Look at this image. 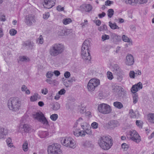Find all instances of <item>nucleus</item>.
I'll use <instances>...</instances> for the list:
<instances>
[{"label": "nucleus", "instance_id": "nucleus-24", "mask_svg": "<svg viewBox=\"0 0 154 154\" xmlns=\"http://www.w3.org/2000/svg\"><path fill=\"white\" fill-rule=\"evenodd\" d=\"M129 115L130 117L132 118L137 119L139 116H138L137 115L132 109H131L129 110Z\"/></svg>", "mask_w": 154, "mask_h": 154}, {"label": "nucleus", "instance_id": "nucleus-26", "mask_svg": "<svg viewBox=\"0 0 154 154\" xmlns=\"http://www.w3.org/2000/svg\"><path fill=\"white\" fill-rule=\"evenodd\" d=\"M83 145L86 148L92 147L93 146V145L92 144L91 142L88 141H85Z\"/></svg>", "mask_w": 154, "mask_h": 154}, {"label": "nucleus", "instance_id": "nucleus-14", "mask_svg": "<svg viewBox=\"0 0 154 154\" xmlns=\"http://www.w3.org/2000/svg\"><path fill=\"white\" fill-rule=\"evenodd\" d=\"M126 4L134 5V4H142L147 2V0H124Z\"/></svg>", "mask_w": 154, "mask_h": 154}, {"label": "nucleus", "instance_id": "nucleus-1", "mask_svg": "<svg viewBox=\"0 0 154 154\" xmlns=\"http://www.w3.org/2000/svg\"><path fill=\"white\" fill-rule=\"evenodd\" d=\"M21 105V101L17 97H11L8 101V107L13 112H18L20 109Z\"/></svg>", "mask_w": 154, "mask_h": 154}, {"label": "nucleus", "instance_id": "nucleus-41", "mask_svg": "<svg viewBox=\"0 0 154 154\" xmlns=\"http://www.w3.org/2000/svg\"><path fill=\"white\" fill-rule=\"evenodd\" d=\"M122 40L125 42H131L130 39H129L127 36H126L125 35H123L122 36Z\"/></svg>", "mask_w": 154, "mask_h": 154}, {"label": "nucleus", "instance_id": "nucleus-32", "mask_svg": "<svg viewBox=\"0 0 154 154\" xmlns=\"http://www.w3.org/2000/svg\"><path fill=\"white\" fill-rule=\"evenodd\" d=\"M23 125H20L17 128V131L23 134L25 133L24 131H23Z\"/></svg>", "mask_w": 154, "mask_h": 154}, {"label": "nucleus", "instance_id": "nucleus-30", "mask_svg": "<svg viewBox=\"0 0 154 154\" xmlns=\"http://www.w3.org/2000/svg\"><path fill=\"white\" fill-rule=\"evenodd\" d=\"M62 80L63 81V84L66 87H68L70 86L71 83L69 82V80L65 79L64 78H63Z\"/></svg>", "mask_w": 154, "mask_h": 154}, {"label": "nucleus", "instance_id": "nucleus-4", "mask_svg": "<svg viewBox=\"0 0 154 154\" xmlns=\"http://www.w3.org/2000/svg\"><path fill=\"white\" fill-rule=\"evenodd\" d=\"M90 43L89 40H86L84 42L82 47V57L85 60H89L91 58L89 50Z\"/></svg>", "mask_w": 154, "mask_h": 154}, {"label": "nucleus", "instance_id": "nucleus-12", "mask_svg": "<svg viewBox=\"0 0 154 154\" xmlns=\"http://www.w3.org/2000/svg\"><path fill=\"white\" fill-rule=\"evenodd\" d=\"M43 5L45 8L50 9L54 6L55 0H44Z\"/></svg>", "mask_w": 154, "mask_h": 154}, {"label": "nucleus", "instance_id": "nucleus-6", "mask_svg": "<svg viewBox=\"0 0 154 154\" xmlns=\"http://www.w3.org/2000/svg\"><path fill=\"white\" fill-rule=\"evenodd\" d=\"M32 116L34 119L38 120L42 124L45 125H48V121L42 112H35L32 114Z\"/></svg>", "mask_w": 154, "mask_h": 154}, {"label": "nucleus", "instance_id": "nucleus-40", "mask_svg": "<svg viewBox=\"0 0 154 154\" xmlns=\"http://www.w3.org/2000/svg\"><path fill=\"white\" fill-rule=\"evenodd\" d=\"M136 123L137 126L140 128H142L143 122L142 121L140 120H136Z\"/></svg>", "mask_w": 154, "mask_h": 154}, {"label": "nucleus", "instance_id": "nucleus-22", "mask_svg": "<svg viewBox=\"0 0 154 154\" xmlns=\"http://www.w3.org/2000/svg\"><path fill=\"white\" fill-rule=\"evenodd\" d=\"M92 133V131L91 130V127H90L89 128H87L84 130L82 131V137H84L85 136L86 134L90 135Z\"/></svg>", "mask_w": 154, "mask_h": 154}, {"label": "nucleus", "instance_id": "nucleus-39", "mask_svg": "<svg viewBox=\"0 0 154 154\" xmlns=\"http://www.w3.org/2000/svg\"><path fill=\"white\" fill-rule=\"evenodd\" d=\"M60 106L59 104L57 103H54L53 106V109L54 110H57L59 109Z\"/></svg>", "mask_w": 154, "mask_h": 154}, {"label": "nucleus", "instance_id": "nucleus-9", "mask_svg": "<svg viewBox=\"0 0 154 154\" xmlns=\"http://www.w3.org/2000/svg\"><path fill=\"white\" fill-rule=\"evenodd\" d=\"M97 109L100 112L104 114H109L112 111L111 107L106 103H103L99 105Z\"/></svg>", "mask_w": 154, "mask_h": 154}, {"label": "nucleus", "instance_id": "nucleus-44", "mask_svg": "<svg viewBox=\"0 0 154 154\" xmlns=\"http://www.w3.org/2000/svg\"><path fill=\"white\" fill-rule=\"evenodd\" d=\"M53 75V72L52 71H48L46 74V76L47 78H50Z\"/></svg>", "mask_w": 154, "mask_h": 154}, {"label": "nucleus", "instance_id": "nucleus-49", "mask_svg": "<svg viewBox=\"0 0 154 154\" xmlns=\"http://www.w3.org/2000/svg\"><path fill=\"white\" fill-rule=\"evenodd\" d=\"M17 33V31L14 29H11L9 31V33L11 35H14Z\"/></svg>", "mask_w": 154, "mask_h": 154}, {"label": "nucleus", "instance_id": "nucleus-54", "mask_svg": "<svg viewBox=\"0 0 154 154\" xmlns=\"http://www.w3.org/2000/svg\"><path fill=\"white\" fill-rule=\"evenodd\" d=\"M49 16L50 15L49 12H45L44 14H43V17L44 19H47L49 17Z\"/></svg>", "mask_w": 154, "mask_h": 154}, {"label": "nucleus", "instance_id": "nucleus-21", "mask_svg": "<svg viewBox=\"0 0 154 154\" xmlns=\"http://www.w3.org/2000/svg\"><path fill=\"white\" fill-rule=\"evenodd\" d=\"M108 124L109 126L111 127L115 128L119 125L118 122L115 120H112L109 122Z\"/></svg>", "mask_w": 154, "mask_h": 154}, {"label": "nucleus", "instance_id": "nucleus-61", "mask_svg": "<svg viewBox=\"0 0 154 154\" xmlns=\"http://www.w3.org/2000/svg\"><path fill=\"white\" fill-rule=\"evenodd\" d=\"M27 87L25 85H22L21 90L22 91H25L27 89Z\"/></svg>", "mask_w": 154, "mask_h": 154}, {"label": "nucleus", "instance_id": "nucleus-52", "mask_svg": "<svg viewBox=\"0 0 154 154\" xmlns=\"http://www.w3.org/2000/svg\"><path fill=\"white\" fill-rule=\"evenodd\" d=\"M25 45L26 46H28L31 49H32L34 46V43L32 42H28L26 43Z\"/></svg>", "mask_w": 154, "mask_h": 154}, {"label": "nucleus", "instance_id": "nucleus-27", "mask_svg": "<svg viewBox=\"0 0 154 154\" xmlns=\"http://www.w3.org/2000/svg\"><path fill=\"white\" fill-rule=\"evenodd\" d=\"M113 105L114 106L119 109H121L123 107L122 104L119 102H114L113 103Z\"/></svg>", "mask_w": 154, "mask_h": 154}, {"label": "nucleus", "instance_id": "nucleus-15", "mask_svg": "<svg viewBox=\"0 0 154 154\" xmlns=\"http://www.w3.org/2000/svg\"><path fill=\"white\" fill-rule=\"evenodd\" d=\"M26 24L29 26L32 25L33 23H35V21L34 16L29 15L26 18Z\"/></svg>", "mask_w": 154, "mask_h": 154}, {"label": "nucleus", "instance_id": "nucleus-46", "mask_svg": "<svg viewBox=\"0 0 154 154\" xmlns=\"http://www.w3.org/2000/svg\"><path fill=\"white\" fill-rule=\"evenodd\" d=\"M109 36L106 34L103 35L101 37L102 41H104L106 40L109 39Z\"/></svg>", "mask_w": 154, "mask_h": 154}, {"label": "nucleus", "instance_id": "nucleus-28", "mask_svg": "<svg viewBox=\"0 0 154 154\" xmlns=\"http://www.w3.org/2000/svg\"><path fill=\"white\" fill-rule=\"evenodd\" d=\"M23 131H24L25 132H28L31 129V127L27 124L23 125Z\"/></svg>", "mask_w": 154, "mask_h": 154}, {"label": "nucleus", "instance_id": "nucleus-37", "mask_svg": "<svg viewBox=\"0 0 154 154\" xmlns=\"http://www.w3.org/2000/svg\"><path fill=\"white\" fill-rule=\"evenodd\" d=\"M133 102L134 104L136 103L138 101V97L137 93H133Z\"/></svg>", "mask_w": 154, "mask_h": 154}, {"label": "nucleus", "instance_id": "nucleus-55", "mask_svg": "<svg viewBox=\"0 0 154 154\" xmlns=\"http://www.w3.org/2000/svg\"><path fill=\"white\" fill-rule=\"evenodd\" d=\"M122 148L124 149L125 150H126L128 148V146L125 143H123L122 145Z\"/></svg>", "mask_w": 154, "mask_h": 154}, {"label": "nucleus", "instance_id": "nucleus-18", "mask_svg": "<svg viewBox=\"0 0 154 154\" xmlns=\"http://www.w3.org/2000/svg\"><path fill=\"white\" fill-rule=\"evenodd\" d=\"M8 133V130L3 128L0 127V139L3 138Z\"/></svg>", "mask_w": 154, "mask_h": 154}, {"label": "nucleus", "instance_id": "nucleus-42", "mask_svg": "<svg viewBox=\"0 0 154 154\" xmlns=\"http://www.w3.org/2000/svg\"><path fill=\"white\" fill-rule=\"evenodd\" d=\"M11 138H8L7 139V143L8 146L10 147H11L13 146L12 143H11Z\"/></svg>", "mask_w": 154, "mask_h": 154}, {"label": "nucleus", "instance_id": "nucleus-7", "mask_svg": "<svg viewBox=\"0 0 154 154\" xmlns=\"http://www.w3.org/2000/svg\"><path fill=\"white\" fill-rule=\"evenodd\" d=\"M100 83L99 80L96 79H92L88 82L87 86V88L89 91H93L100 85Z\"/></svg>", "mask_w": 154, "mask_h": 154}, {"label": "nucleus", "instance_id": "nucleus-50", "mask_svg": "<svg viewBox=\"0 0 154 154\" xmlns=\"http://www.w3.org/2000/svg\"><path fill=\"white\" fill-rule=\"evenodd\" d=\"M129 75L130 78L134 79L135 77V72L133 71H130L129 72Z\"/></svg>", "mask_w": 154, "mask_h": 154}, {"label": "nucleus", "instance_id": "nucleus-47", "mask_svg": "<svg viewBox=\"0 0 154 154\" xmlns=\"http://www.w3.org/2000/svg\"><path fill=\"white\" fill-rule=\"evenodd\" d=\"M107 76L109 80H112L113 78V76L112 73L109 71H108L107 72Z\"/></svg>", "mask_w": 154, "mask_h": 154}, {"label": "nucleus", "instance_id": "nucleus-59", "mask_svg": "<svg viewBox=\"0 0 154 154\" xmlns=\"http://www.w3.org/2000/svg\"><path fill=\"white\" fill-rule=\"evenodd\" d=\"M54 73L57 76H58L60 74V72L58 70H57L54 71L53 72V74Z\"/></svg>", "mask_w": 154, "mask_h": 154}, {"label": "nucleus", "instance_id": "nucleus-56", "mask_svg": "<svg viewBox=\"0 0 154 154\" xmlns=\"http://www.w3.org/2000/svg\"><path fill=\"white\" fill-rule=\"evenodd\" d=\"M66 92V90L64 89H62L58 92V93L60 95L64 94Z\"/></svg>", "mask_w": 154, "mask_h": 154}, {"label": "nucleus", "instance_id": "nucleus-60", "mask_svg": "<svg viewBox=\"0 0 154 154\" xmlns=\"http://www.w3.org/2000/svg\"><path fill=\"white\" fill-rule=\"evenodd\" d=\"M48 92V90L47 88L43 89L42 90V93L45 94H46Z\"/></svg>", "mask_w": 154, "mask_h": 154}, {"label": "nucleus", "instance_id": "nucleus-48", "mask_svg": "<svg viewBox=\"0 0 154 154\" xmlns=\"http://www.w3.org/2000/svg\"><path fill=\"white\" fill-rule=\"evenodd\" d=\"M91 126L92 128L96 129L98 128V124L95 122H94L91 124Z\"/></svg>", "mask_w": 154, "mask_h": 154}, {"label": "nucleus", "instance_id": "nucleus-62", "mask_svg": "<svg viewBox=\"0 0 154 154\" xmlns=\"http://www.w3.org/2000/svg\"><path fill=\"white\" fill-rule=\"evenodd\" d=\"M135 73V76H137L139 75H140L141 74V72L139 70H137L136 71Z\"/></svg>", "mask_w": 154, "mask_h": 154}, {"label": "nucleus", "instance_id": "nucleus-11", "mask_svg": "<svg viewBox=\"0 0 154 154\" xmlns=\"http://www.w3.org/2000/svg\"><path fill=\"white\" fill-rule=\"evenodd\" d=\"M134 59L133 56L131 54H128L126 57L125 63L128 66H131L134 63Z\"/></svg>", "mask_w": 154, "mask_h": 154}, {"label": "nucleus", "instance_id": "nucleus-19", "mask_svg": "<svg viewBox=\"0 0 154 154\" xmlns=\"http://www.w3.org/2000/svg\"><path fill=\"white\" fill-rule=\"evenodd\" d=\"M111 37L114 42H119L121 39V37L117 35L114 33H112L111 35Z\"/></svg>", "mask_w": 154, "mask_h": 154}, {"label": "nucleus", "instance_id": "nucleus-34", "mask_svg": "<svg viewBox=\"0 0 154 154\" xmlns=\"http://www.w3.org/2000/svg\"><path fill=\"white\" fill-rule=\"evenodd\" d=\"M81 126L84 130L87 128H89L91 127L90 125L86 122H84L82 124Z\"/></svg>", "mask_w": 154, "mask_h": 154}, {"label": "nucleus", "instance_id": "nucleus-13", "mask_svg": "<svg viewBox=\"0 0 154 154\" xmlns=\"http://www.w3.org/2000/svg\"><path fill=\"white\" fill-rule=\"evenodd\" d=\"M142 84L141 82H139L137 84L132 86L131 88V91L133 93H136L140 89H142Z\"/></svg>", "mask_w": 154, "mask_h": 154}, {"label": "nucleus", "instance_id": "nucleus-2", "mask_svg": "<svg viewBox=\"0 0 154 154\" xmlns=\"http://www.w3.org/2000/svg\"><path fill=\"white\" fill-rule=\"evenodd\" d=\"M98 144L102 149L108 150L112 145V139L109 136H103L100 137L98 140Z\"/></svg>", "mask_w": 154, "mask_h": 154}, {"label": "nucleus", "instance_id": "nucleus-36", "mask_svg": "<svg viewBox=\"0 0 154 154\" xmlns=\"http://www.w3.org/2000/svg\"><path fill=\"white\" fill-rule=\"evenodd\" d=\"M38 94L37 93L34 94L32 96L30 97V100L31 101L33 102L36 101L38 97Z\"/></svg>", "mask_w": 154, "mask_h": 154}, {"label": "nucleus", "instance_id": "nucleus-58", "mask_svg": "<svg viewBox=\"0 0 154 154\" xmlns=\"http://www.w3.org/2000/svg\"><path fill=\"white\" fill-rule=\"evenodd\" d=\"M113 2L112 1L107 0L105 2V5L106 6H110V5L112 4Z\"/></svg>", "mask_w": 154, "mask_h": 154}, {"label": "nucleus", "instance_id": "nucleus-8", "mask_svg": "<svg viewBox=\"0 0 154 154\" xmlns=\"http://www.w3.org/2000/svg\"><path fill=\"white\" fill-rule=\"evenodd\" d=\"M62 144L66 147L74 148L76 146L75 143L71 137H66L62 139Z\"/></svg>", "mask_w": 154, "mask_h": 154}, {"label": "nucleus", "instance_id": "nucleus-3", "mask_svg": "<svg viewBox=\"0 0 154 154\" xmlns=\"http://www.w3.org/2000/svg\"><path fill=\"white\" fill-rule=\"evenodd\" d=\"M64 46L61 44L56 43L50 48L48 52L52 57H55L61 54L64 51Z\"/></svg>", "mask_w": 154, "mask_h": 154}, {"label": "nucleus", "instance_id": "nucleus-33", "mask_svg": "<svg viewBox=\"0 0 154 154\" xmlns=\"http://www.w3.org/2000/svg\"><path fill=\"white\" fill-rule=\"evenodd\" d=\"M72 21L71 19L69 18H66L63 20V22L64 25L68 24L71 23Z\"/></svg>", "mask_w": 154, "mask_h": 154}, {"label": "nucleus", "instance_id": "nucleus-31", "mask_svg": "<svg viewBox=\"0 0 154 154\" xmlns=\"http://www.w3.org/2000/svg\"><path fill=\"white\" fill-rule=\"evenodd\" d=\"M22 148L24 152H26L28 149V143L26 141H24L23 144Z\"/></svg>", "mask_w": 154, "mask_h": 154}, {"label": "nucleus", "instance_id": "nucleus-16", "mask_svg": "<svg viewBox=\"0 0 154 154\" xmlns=\"http://www.w3.org/2000/svg\"><path fill=\"white\" fill-rule=\"evenodd\" d=\"M81 8L82 11L86 12H89L91 11L92 9L91 5L90 4L83 5Z\"/></svg>", "mask_w": 154, "mask_h": 154}, {"label": "nucleus", "instance_id": "nucleus-43", "mask_svg": "<svg viewBox=\"0 0 154 154\" xmlns=\"http://www.w3.org/2000/svg\"><path fill=\"white\" fill-rule=\"evenodd\" d=\"M58 115L57 114H54L50 116V118L53 121H56L58 118Z\"/></svg>", "mask_w": 154, "mask_h": 154}, {"label": "nucleus", "instance_id": "nucleus-25", "mask_svg": "<svg viewBox=\"0 0 154 154\" xmlns=\"http://www.w3.org/2000/svg\"><path fill=\"white\" fill-rule=\"evenodd\" d=\"M122 88L117 86V85H115L112 86V90L114 92L118 93L121 90Z\"/></svg>", "mask_w": 154, "mask_h": 154}, {"label": "nucleus", "instance_id": "nucleus-57", "mask_svg": "<svg viewBox=\"0 0 154 154\" xmlns=\"http://www.w3.org/2000/svg\"><path fill=\"white\" fill-rule=\"evenodd\" d=\"M94 23H95L96 25L98 26H99L101 23V21L99 20H94L93 21Z\"/></svg>", "mask_w": 154, "mask_h": 154}, {"label": "nucleus", "instance_id": "nucleus-17", "mask_svg": "<svg viewBox=\"0 0 154 154\" xmlns=\"http://www.w3.org/2000/svg\"><path fill=\"white\" fill-rule=\"evenodd\" d=\"M112 70L116 74H122L123 71L121 69L119 66L117 64L114 65L113 66Z\"/></svg>", "mask_w": 154, "mask_h": 154}, {"label": "nucleus", "instance_id": "nucleus-10", "mask_svg": "<svg viewBox=\"0 0 154 154\" xmlns=\"http://www.w3.org/2000/svg\"><path fill=\"white\" fill-rule=\"evenodd\" d=\"M127 137L137 143H139L141 140L140 137L135 130L130 131L127 135Z\"/></svg>", "mask_w": 154, "mask_h": 154}, {"label": "nucleus", "instance_id": "nucleus-38", "mask_svg": "<svg viewBox=\"0 0 154 154\" xmlns=\"http://www.w3.org/2000/svg\"><path fill=\"white\" fill-rule=\"evenodd\" d=\"M114 10L112 9H109L107 11V15L108 17L111 18L114 14Z\"/></svg>", "mask_w": 154, "mask_h": 154}, {"label": "nucleus", "instance_id": "nucleus-20", "mask_svg": "<svg viewBox=\"0 0 154 154\" xmlns=\"http://www.w3.org/2000/svg\"><path fill=\"white\" fill-rule=\"evenodd\" d=\"M72 134L76 137H78L79 136L82 137V131H80L79 128L74 129L72 131Z\"/></svg>", "mask_w": 154, "mask_h": 154}, {"label": "nucleus", "instance_id": "nucleus-23", "mask_svg": "<svg viewBox=\"0 0 154 154\" xmlns=\"http://www.w3.org/2000/svg\"><path fill=\"white\" fill-rule=\"evenodd\" d=\"M147 119L149 122L154 124V113L149 114L147 115Z\"/></svg>", "mask_w": 154, "mask_h": 154}, {"label": "nucleus", "instance_id": "nucleus-53", "mask_svg": "<svg viewBox=\"0 0 154 154\" xmlns=\"http://www.w3.org/2000/svg\"><path fill=\"white\" fill-rule=\"evenodd\" d=\"M64 77L66 78H68L70 76V73L68 71L66 72L64 74Z\"/></svg>", "mask_w": 154, "mask_h": 154}, {"label": "nucleus", "instance_id": "nucleus-35", "mask_svg": "<svg viewBox=\"0 0 154 154\" xmlns=\"http://www.w3.org/2000/svg\"><path fill=\"white\" fill-rule=\"evenodd\" d=\"M20 60L22 62H26L28 61L29 60V58L26 57L24 56H20L19 57Z\"/></svg>", "mask_w": 154, "mask_h": 154}, {"label": "nucleus", "instance_id": "nucleus-45", "mask_svg": "<svg viewBox=\"0 0 154 154\" xmlns=\"http://www.w3.org/2000/svg\"><path fill=\"white\" fill-rule=\"evenodd\" d=\"M44 40L42 35H40L37 40V42L38 44H42L43 43Z\"/></svg>", "mask_w": 154, "mask_h": 154}, {"label": "nucleus", "instance_id": "nucleus-51", "mask_svg": "<svg viewBox=\"0 0 154 154\" xmlns=\"http://www.w3.org/2000/svg\"><path fill=\"white\" fill-rule=\"evenodd\" d=\"M122 74H116L117 75V79L118 80H119V81L121 82L122 79L123 77L122 75Z\"/></svg>", "mask_w": 154, "mask_h": 154}, {"label": "nucleus", "instance_id": "nucleus-63", "mask_svg": "<svg viewBox=\"0 0 154 154\" xmlns=\"http://www.w3.org/2000/svg\"><path fill=\"white\" fill-rule=\"evenodd\" d=\"M57 10L59 11H61L64 10V8L60 5H59L57 7Z\"/></svg>", "mask_w": 154, "mask_h": 154}, {"label": "nucleus", "instance_id": "nucleus-29", "mask_svg": "<svg viewBox=\"0 0 154 154\" xmlns=\"http://www.w3.org/2000/svg\"><path fill=\"white\" fill-rule=\"evenodd\" d=\"M109 25L112 29H115L119 28L116 23H112L110 21L109 22Z\"/></svg>", "mask_w": 154, "mask_h": 154}, {"label": "nucleus", "instance_id": "nucleus-64", "mask_svg": "<svg viewBox=\"0 0 154 154\" xmlns=\"http://www.w3.org/2000/svg\"><path fill=\"white\" fill-rule=\"evenodd\" d=\"M106 15V14L104 12H102L101 14H98V17L100 18H102L103 17H104Z\"/></svg>", "mask_w": 154, "mask_h": 154}, {"label": "nucleus", "instance_id": "nucleus-5", "mask_svg": "<svg viewBox=\"0 0 154 154\" xmlns=\"http://www.w3.org/2000/svg\"><path fill=\"white\" fill-rule=\"evenodd\" d=\"M61 145L57 143H55L49 146L48 149V154H62L60 149Z\"/></svg>", "mask_w": 154, "mask_h": 154}]
</instances>
